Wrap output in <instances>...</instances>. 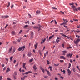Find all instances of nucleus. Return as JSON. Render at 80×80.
<instances>
[{"label":"nucleus","mask_w":80,"mask_h":80,"mask_svg":"<svg viewBox=\"0 0 80 80\" xmlns=\"http://www.w3.org/2000/svg\"><path fill=\"white\" fill-rule=\"evenodd\" d=\"M80 39H77L76 41H74V43L76 44V46H77L78 44V43H79V42H80Z\"/></svg>","instance_id":"1"},{"label":"nucleus","mask_w":80,"mask_h":80,"mask_svg":"<svg viewBox=\"0 0 80 80\" xmlns=\"http://www.w3.org/2000/svg\"><path fill=\"white\" fill-rule=\"evenodd\" d=\"M25 48V46H22L21 47V48H19L18 49V51H20L21 50H22V51H23V50H24Z\"/></svg>","instance_id":"2"},{"label":"nucleus","mask_w":80,"mask_h":80,"mask_svg":"<svg viewBox=\"0 0 80 80\" xmlns=\"http://www.w3.org/2000/svg\"><path fill=\"white\" fill-rule=\"evenodd\" d=\"M72 55L73 53H71V54L70 53H69L67 55V57L68 58H69L70 57L71 58Z\"/></svg>","instance_id":"3"},{"label":"nucleus","mask_w":80,"mask_h":80,"mask_svg":"<svg viewBox=\"0 0 80 80\" xmlns=\"http://www.w3.org/2000/svg\"><path fill=\"white\" fill-rule=\"evenodd\" d=\"M32 73V71H28V72H26L24 73V74H25L26 75H28L29 73Z\"/></svg>","instance_id":"4"},{"label":"nucleus","mask_w":80,"mask_h":80,"mask_svg":"<svg viewBox=\"0 0 80 80\" xmlns=\"http://www.w3.org/2000/svg\"><path fill=\"white\" fill-rule=\"evenodd\" d=\"M68 75H70L71 73V71H70L69 69H68Z\"/></svg>","instance_id":"5"},{"label":"nucleus","mask_w":80,"mask_h":80,"mask_svg":"<svg viewBox=\"0 0 80 80\" xmlns=\"http://www.w3.org/2000/svg\"><path fill=\"white\" fill-rule=\"evenodd\" d=\"M26 65V63H23V67L26 70V67L25 66V65Z\"/></svg>","instance_id":"6"},{"label":"nucleus","mask_w":80,"mask_h":80,"mask_svg":"<svg viewBox=\"0 0 80 80\" xmlns=\"http://www.w3.org/2000/svg\"><path fill=\"white\" fill-rule=\"evenodd\" d=\"M27 77V76H25L24 77H22L21 78V80H24V79L26 78Z\"/></svg>","instance_id":"7"},{"label":"nucleus","mask_w":80,"mask_h":80,"mask_svg":"<svg viewBox=\"0 0 80 80\" xmlns=\"http://www.w3.org/2000/svg\"><path fill=\"white\" fill-rule=\"evenodd\" d=\"M33 37V32H32L31 34V38H32Z\"/></svg>","instance_id":"8"},{"label":"nucleus","mask_w":80,"mask_h":80,"mask_svg":"<svg viewBox=\"0 0 80 80\" xmlns=\"http://www.w3.org/2000/svg\"><path fill=\"white\" fill-rule=\"evenodd\" d=\"M45 70L47 72V73L48 74L49 76H50V73L49 72V71L48 70H47V69H45Z\"/></svg>","instance_id":"9"},{"label":"nucleus","mask_w":80,"mask_h":80,"mask_svg":"<svg viewBox=\"0 0 80 80\" xmlns=\"http://www.w3.org/2000/svg\"><path fill=\"white\" fill-rule=\"evenodd\" d=\"M62 52L63 53L62 54L63 55H65V53H67V52L66 50L62 51Z\"/></svg>","instance_id":"10"},{"label":"nucleus","mask_w":80,"mask_h":80,"mask_svg":"<svg viewBox=\"0 0 80 80\" xmlns=\"http://www.w3.org/2000/svg\"><path fill=\"white\" fill-rule=\"evenodd\" d=\"M40 13V11L39 10H37V12H36V14L38 15Z\"/></svg>","instance_id":"11"},{"label":"nucleus","mask_w":80,"mask_h":80,"mask_svg":"<svg viewBox=\"0 0 80 80\" xmlns=\"http://www.w3.org/2000/svg\"><path fill=\"white\" fill-rule=\"evenodd\" d=\"M33 69L35 70H36L37 69V68L36 66V64H34V66H33Z\"/></svg>","instance_id":"12"},{"label":"nucleus","mask_w":80,"mask_h":80,"mask_svg":"<svg viewBox=\"0 0 80 80\" xmlns=\"http://www.w3.org/2000/svg\"><path fill=\"white\" fill-rule=\"evenodd\" d=\"M40 69L42 71V72L44 73L45 71L44 69L42 68V67H40Z\"/></svg>","instance_id":"13"},{"label":"nucleus","mask_w":80,"mask_h":80,"mask_svg":"<svg viewBox=\"0 0 80 80\" xmlns=\"http://www.w3.org/2000/svg\"><path fill=\"white\" fill-rule=\"evenodd\" d=\"M60 58L63 59H64V60H65L66 59V58H65V57L64 56H61Z\"/></svg>","instance_id":"14"},{"label":"nucleus","mask_w":80,"mask_h":80,"mask_svg":"<svg viewBox=\"0 0 80 80\" xmlns=\"http://www.w3.org/2000/svg\"><path fill=\"white\" fill-rule=\"evenodd\" d=\"M31 52H29L28 53V56L29 57H31Z\"/></svg>","instance_id":"15"},{"label":"nucleus","mask_w":80,"mask_h":80,"mask_svg":"<svg viewBox=\"0 0 80 80\" xmlns=\"http://www.w3.org/2000/svg\"><path fill=\"white\" fill-rule=\"evenodd\" d=\"M54 35H53L51 36H50L49 38V40L52 39L54 37Z\"/></svg>","instance_id":"16"},{"label":"nucleus","mask_w":80,"mask_h":80,"mask_svg":"<svg viewBox=\"0 0 80 80\" xmlns=\"http://www.w3.org/2000/svg\"><path fill=\"white\" fill-rule=\"evenodd\" d=\"M12 47H11V48L10 49L9 51V52H8V53H11V51L12 50Z\"/></svg>","instance_id":"17"},{"label":"nucleus","mask_w":80,"mask_h":80,"mask_svg":"<svg viewBox=\"0 0 80 80\" xmlns=\"http://www.w3.org/2000/svg\"><path fill=\"white\" fill-rule=\"evenodd\" d=\"M63 20L65 22V23H66V24L67 22H68V21L67 20V19H64V18H63Z\"/></svg>","instance_id":"18"},{"label":"nucleus","mask_w":80,"mask_h":80,"mask_svg":"<svg viewBox=\"0 0 80 80\" xmlns=\"http://www.w3.org/2000/svg\"><path fill=\"white\" fill-rule=\"evenodd\" d=\"M60 34H61L62 36L65 37L66 38L67 37V36H66V35H64V34H63V33H60Z\"/></svg>","instance_id":"19"},{"label":"nucleus","mask_w":80,"mask_h":80,"mask_svg":"<svg viewBox=\"0 0 80 80\" xmlns=\"http://www.w3.org/2000/svg\"><path fill=\"white\" fill-rule=\"evenodd\" d=\"M10 71V69L9 68H8L6 70V72L8 73V72H9Z\"/></svg>","instance_id":"20"},{"label":"nucleus","mask_w":80,"mask_h":80,"mask_svg":"<svg viewBox=\"0 0 80 80\" xmlns=\"http://www.w3.org/2000/svg\"><path fill=\"white\" fill-rule=\"evenodd\" d=\"M38 43H37L35 45V49H36L37 48V47L38 46Z\"/></svg>","instance_id":"21"},{"label":"nucleus","mask_w":80,"mask_h":80,"mask_svg":"<svg viewBox=\"0 0 80 80\" xmlns=\"http://www.w3.org/2000/svg\"><path fill=\"white\" fill-rule=\"evenodd\" d=\"M13 57L12 56V57H10L9 58L10 59V60L11 61H12V59L13 58Z\"/></svg>","instance_id":"22"},{"label":"nucleus","mask_w":80,"mask_h":80,"mask_svg":"<svg viewBox=\"0 0 80 80\" xmlns=\"http://www.w3.org/2000/svg\"><path fill=\"white\" fill-rule=\"evenodd\" d=\"M48 69H50V70L51 71H52V66H50L48 68Z\"/></svg>","instance_id":"23"},{"label":"nucleus","mask_w":80,"mask_h":80,"mask_svg":"<svg viewBox=\"0 0 80 80\" xmlns=\"http://www.w3.org/2000/svg\"><path fill=\"white\" fill-rule=\"evenodd\" d=\"M46 40V38H45L44 40H43H43L42 41V42L41 43V44H42V43H43Z\"/></svg>","instance_id":"24"},{"label":"nucleus","mask_w":80,"mask_h":80,"mask_svg":"<svg viewBox=\"0 0 80 80\" xmlns=\"http://www.w3.org/2000/svg\"><path fill=\"white\" fill-rule=\"evenodd\" d=\"M74 31V32H77L78 33H80V31H75L74 30H73L72 31V32Z\"/></svg>","instance_id":"25"},{"label":"nucleus","mask_w":80,"mask_h":80,"mask_svg":"<svg viewBox=\"0 0 80 80\" xmlns=\"http://www.w3.org/2000/svg\"><path fill=\"white\" fill-rule=\"evenodd\" d=\"M9 17V16L8 15L5 16V18L7 19Z\"/></svg>","instance_id":"26"},{"label":"nucleus","mask_w":80,"mask_h":80,"mask_svg":"<svg viewBox=\"0 0 80 80\" xmlns=\"http://www.w3.org/2000/svg\"><path fill=\"white\" fill-rule=\"evenodd\" d=\"M12 34L13 35H15V32L14 31H12Z\"/></svg>","instance_id":"27"},{"label":"nucleus","mask_w":80,"mask_h":80,"mask_svg":"<svg viewBox=\"0 0 80 80\" xmlns=\"http://www.w3.org/2000/svg\"><path fill=\"white\" fill-rule=\"evenodd\" d=\"M52 9H54L55 10H57V8L54 7H53L52 8Z\"/></svg>","instance_id":"28"},{"label":"nucleus","mask_w":80,"mask_h":80,"mask_svg":"<svg viewBox=\"0 0 80 80\" xmlns=\"http://www.w3.org/2000/svg\"><path fill=\"white\" fill-rule=\"evenodd\" d=\"M71 64L69 63V67L68 68V69H69L70 68V67H71Z\"/></svg>","instance_id":"29"},{"label":"nucleus","mask_w":80,"mask_h":80,"mask_svg":"<svg viewBox=\"0 0 80 80\" xmlns=\"http://www.w3.org/2000/svg\"><path fill=\"white\" fill-rule=\"evenodd\" d=\"M28 27V26L27 25H25V26L24 27V28H27Z\"/></svg>","instance_id":"30"},{"label":"nucleus","mask_w":80,"mask_h":80,"mask_svg":"<svg viewBox=\"0 0 80 80\" xmlns=\"http://www.w3.org/2000/svg\"><path fill=\"white\" fill-rule=\"evenodd\" d=\"M43 77L45 78H47L48 77V76H47L44 75Z\"/></svg>","instance_id":"31"},{"label":"nucleus","mask_w":80,"mask_h":80,"mask_svg":"<svg viewBox=\"0 0 80 80\" xmlns=\"http://www.w3.org/2000/svg\"><path fill=\"white\" fill-rule=\"evenodd\" d=\"M62 72H63V73L64 74H65L66 72H65V70L64 69L62 71Z\"/></svg>","instance_id":"32"},{"label":"nucleus","mask_w":80,"mask_h":80,"mask_svg":"<svg viewBox=\"0 0 80 80\" xmlns=\"http://www.w3.org/2000/svg\"><path fill=\"white\" fill-rule=\"evenodd\" d=\"M13 77H14V80H15L16 79V76L14 75Z\"/></svg>","instance_id":"33"},{"label":"nucleus","mask_w":80,"mask_h":80,"mask_svg":"<svg viewBox=\"0 0 80 80\" xmlns=\"http://www.w3.org/2000/svg\"><path fill=\"white\" fill-rule=\"evenodd\" d=\"M10 2H8V6H7V8L8 7L10 6Z\"/></svg>","instance_id":"34"},{"label":"nucleus","mask_w":80,"mask_h":80,"mask_svg":"<svg viewBox=\"0 0 80 80\" xmlns=\"http://www.w3.org/2000/svg\"><path fill=\"white\" fill-rule=\"evenodd\" d=\"M77 28H80V25H77Z\"/></svg>","instance_id":"35"},{"label":"nucleus","mask_w":80,"mask_h":80,"mask_svg":"<svg viewBox=\"0 0 80 80\" xmlns=\"http://www.w3.org/2000/svg\"><path fill=\"white\" fill-rule=\"evenodd\" d=\"M60 41L58 39H57L56 40V42L57 43H58V42Z\"/></svg>","instance_id":"36"},{"label":"nucleus","mask_w":80,"mask_h":80,"mask_svg":"<svg viewBox=\"0 0 80 80\" xmlns=\"http://www.w3.org/2000/svg\"><path fill=\"white\" fill-rule=\"evenodd\" d=\"M64 24H66V22H64L63 23H62L61 24H60L61 26H62Z\"/></svg>","instance_id":"37"},{"label":"nucleus","mask_w":80,"mask_h":80,"mask_svg":"<svg viewBox=\"0 0 80 80\" xmlns=\"http://www.w3.org/2000/svg\"><path fill=\"white\" fill-rule=\"evenodd\" d=\"M72 8H76V6H72Z\"/></svg>","instance_id":"38"},{"label":"nucleus","mask_w":80,"mask_h":80,"mask_svg":"<svg viewBox=\"0 0 80 80\" xmlns=\"http://www.w3.org/2000/svg\"><path fill=\"white\" fill-rule=\"evenodd\" d=\"M38 31L39 32V31H40V30H41V28H40V27H39L38 28Z\"/></svg>","instance_id":"39"},{"label":"nucleus","mask_w":80,"mask_h":80,"mask_svg":"<svg viewBox=\"0 0 80 80\" xmlns=\"http://www.w3.org/2000/svg\"><path fill=\"white\" fill-rule=\"evenodd\" d=\"M73 10L75 11H76L77 12H78V10L77 8L73 9Z\"/></svg>","instance_id":"40"},{"label":"nucleus","mask_w":80,"mask_h":80,"mask_svg":"<svg viewBox=\"0 0 80 80\" xmlns=\"http://www.w3.org/2000/svg\"><path fill=\"white\" fill-rule=\"evenodd\" d=\"M47 63L48 64H50L48 60H47Z\"/></svg>","instance_id":"41"},{"label":"nucleus","mask_w":80,"mask_h":80,"mask_svg":"<svg viewBox=\"0 0 80 80\" xmlns=\"http://www.w3.org/2000/svg\"><path fill=\"white\" fill-rule=\"evenodd\" d=\"M33 61V59H31L30 60L29 62H32Z\"/></svg>","instance_id":"42"},{"label":"nucleus","mask_w":80,"mask_h":80,"mask_svg":"<svg viewBox=\"0 0 80 80\" xmlns=\"http://www.w3.org/2000/svg\"><path fill=\"white\" fill-rule=\"evenodd\" d=\"M1 18H5V16H2Z\"/></svg>","instance_id":"43"},{"label":"nucleus","mask_w":80,"mask_h":80,"mask_svg":"<svg viewBox=\"0 0 80 80\" xmlns=\"http://www.w3.org/2000/svg\"><path fill=\"white\" fill-rule=\"evenodd\" d=\"M57 38L58 39L61 40L62 38H61L57 37Z\"/></svg>","instance_id":"44"},{"label":"nucleus","mask_w":80,"mask_h":80,"mask_svg":"<svg viewBox=\"0 0 80 80\" xmlns=\"http://www.w3.org/2000/svg\"><path fill=\"white\" fill-rule=\"evenodd\" d=\"M34 29H37V27L35 26V27H32Z\"/></svg>","instance_id":"45"},{"label":"nucleus","mask_w":80,"mask_h":80,"mask_svg":"<svg viewBox=\"0 0 80 80\" xmlns=\"http://www.w3.org/2000/svg\"><path fill=\"white\" fill-rule=\"evenodd\" d=\"M5 59L8 62V58H6Z\"/></svg>","instance_id":"46"},{"label":"nucleus","mask_w":80,"mask_h":80,"mask_svg":"<svg viewBox=\"0 0 80 80\" xmlns=\"http://www.w3.org/2000/svg\"><path fill=\"white\" fill-rule=\"evenodd\" d=\"M74 3H69V5H74Z\"/></svg>","instance_id":"47"},{"label":"nucleus","mask_w":80,"mask_h":80,"mask_svg":"<svg viewBox=\"0 0 80 80\" xmlns=\"http://www.w3.org/2000/svg\"><path fill=\"white\" fill-rule=\"evenodd\" d=\"M38 26H39V27H40V28H42V26L40 25L39 24Z\"/></svg>","instance_id":"48"},{"label":"nucleus","mask_w":80,"mask_h":80,"mask_svg":"<svg viewBox=\"0 0 80 80\" xmlns=\"http://www.w3.org/2000/svg\"><path fill=\"white\" fill-rule=\"evenodd\" d=\"M2 76H1L0 77V80H2Z\"/></svg>","instance_id":"49"},{"label":"nucleus","mask_w":80,"mask_h":80,"mask_svg":"<svg viewBox=\"0 0 80 80\" xmlns=\"http://www.w3.org/2000/svg\"><path fill=\"white\" fill-rule=\"evenodd\" d=\"M60 13H62V14H64V12L62 11H60Z\"/></svg>","instance_id":"50"},{"label":"nucleus","mask_w":80,"mask_h":80,"mask_svg":"<svg viewBox=\"0 0 80 80\" xmlns=\"http://www.w3.org/2000/svg\"><path fill=\"white\" fill-rule=\"evenodd\" d=\"M20 40H21V39H18V42H20Z\"/></svg>","instance_id":"51"},{"label":"nucleus","mask_w":80,"mask_h":80,"mask_svg":"<svg viewBox=\"0 0 80 80\" xmlns=\"http://www.w3.org/2000/svg\"><path fill=\"white\" fill-rule=\"evenodd\" d=\"M14 74H15V75H17V72H14Z\"/></svg>","instance_id":"52"},{"label":"nucleus","mask_w":80,"mask_h":80,"mask_svg":"<svg viewBox=\"0 0 80 80\" xmlns=\"http://www.w3.org/2000/svg\"><path fill=\"white\" fill-rule=\"evenodd\" d=\"M54 21H55V24H57L58 22L56 21L55 20Z\"/></svg>","instance_id":"53"},{"label":"nucleus","mask_w":80,"mask_h":80,"mask_svg":"<svg viewBox=\"0 0 80 80\" xmlns=\"http://www.w3.org/2000/svg\"><path fill=\"white\" fill-rule=\"evenodd\" d=\"M60 62H63V60H60Z\"/></svg>","instance_id":"54"},{"label":"nucleus","mask_w":80,"mask_h":80,"mask_svg":"<svg viewBox=\"0 0 80 80\" xmlns=\"http://www.w3.org/2000/svg\"><path fill=\"white\" fill-rule=\"evenodd\" d=\"M28 16H29V17H30V18H31V15L30 14H28Z\"/></svg>","instance_id":"55"},{"label":"nucleus","mask_w":80,"mask_h":80,"mask_svg":"<svg viewBox=\"0 0 80 80\" xmlns=\"http://www.w3.org/2000/svg\"><path fill=\"white\" fill-rule=\"evenodd\" d=\"M55 80H58V78L57 77H55Z\"/></svg>","instance_id":"56"},{"label":"nucleus","mask_w":80,"mask_h":80,"mask_svg":"<svg viewBox=\"0 0 80 80\" xmlns=\"http://www.w3.org/2000/svg\"><path fill=\"white\" fill-rule=\"evenodd\" d=\"M18 65V62L17 64L16 65H15V67H17Z\"/></svg>","instance_id":"57"},{"label":"nucleus","mask_w":80,"mask_h":80,"mask_svg":"<svg viewBox=\"0 0 80 80\" xmlns=\"http://www.w3.org/2000/svg\"><path fill=\"white\" fill-rule=\"evenodd\" d=\"M7 80H11V79H10V78H7Z\"/></svg>","instance_id":"58"},{"label":"nucleus","mask_w":80,"mask_h":80,"mask_svg":"<svg viewBox=\"0 0 80 80\" xmlns=\"http://www.w3.org/2000/svg\"><path fill=\"white\" fill-rule=\"evenodd\" d=\"M22 32V30H21L20 31V32L19 33V34H21V33Z\"/></svg>","instance_id":"59"},{"label":"nucleus","mask_w":80,"mask_h":80,"mask_svg":"<svg viewBox=\"0 0 80 80\" xmlns=\"http://www.w3.org/2000/svg\"><path fill=\"white\" fill-rule=\"evenodd\" d=\"M8 26V24H7L6 25V26H5V28L6 29V28L7 27V26Z\"/></svg>","instance_id":"60"},{"label":"nucleus","mask_w":80,"mask_h":80,"mask_svg":"<svg viewBox=\"0 0 80 80\" xmlns=\"http://www.w3.org/2000/svg\"><path fill=\"white\" fill-rule=\"evenodd\" d=\"M16 62V60H14L13 61L14 64Z\"/></svg>","instance_id":"61"},{"label":"nucleus","mask_w":80,"mask_h":80,"mask_svg":"<svg viewBox=\"0 0 80 80\" xmlns=\"http://www.w3.org/2000/svg\"><path fill=\"white\" fill-rule=\"evenodd\" d=\"M75 68H72V70H73L74 72H75Z\"/></svg>","instance_id":"62"},{"label":"nucleus","mask_w":80,"mask_h":80,"mask_svg":"<svg viewBox=\"0 0 80 80\" xmlns=\"http://www.w3.org/2000/svg\"><path fill=\"white\" fill-rule=\"evenodd\" d=\"M14 6V5H12L11 6V8H13Z\"/></svg>","instance_id":"63"},{"label":"nucleus","mask_w":80,"mask_h":80,"mask_svg":"<svg viewBox=\"0 0 80 80\" xmlns=\"http://www.w3.org/2000/svg\"><path fill=\"white\" fill-rule=\"evenodd\" d=\"M19 71L21 72V68H20L19 69Z\"/></svg>","instance_id":"64"}]
</instances>
